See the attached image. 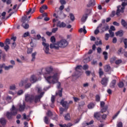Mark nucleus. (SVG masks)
<instances>
[{"label": "nucleus", "instance_id": "47", "mask_svg": "<svg viewBox=\"0 0 127 127\" xmlns=\"http://www.w3.org/2000/svg\"><path fill=\"white\" fill-rule=\"evenodd\" d=\"M116 59H117V58H116V57H112L111 59H110V63L111 64L114 63V62H115V61H116Z\"/></svg>", "mask_w": 127, "mask_h": 127}, {"label": "nucleus", "instance_id": "55", "mask_svg": "<svg viewBox=\"0 0 127 127\" xmlns=\"http://www.w3.org/2000/svg\"><path fill=\"white\" fill-rule=\"evenodd\" d=\"M52 116V112L51 111H48L47 113V117H51Z\"/></svg>", "mask_w": 127, "mask_h": 127}, {"label": "nucleus", "instance_id": "60", "mask_svg": "<svg viewBox=\"0 0 127 127\" xmlns=\"http://www.w3.org/2000/svg\"><path fill=\"white\" fill-rule=\"evenodd\" d=\"M97 50V53H99V54L102 52V49L100 47H98Z\"/></svg>", "mask_w": 127, "mask_h": 127}, {"label": "nucleus", "instance_id": "58", "mask_svg": "<svg viewBox=\"0 0 127 127\" xmlns=\"http://www.w3.org/2000/svg\"><path fill=\"white\" fill-rule=\"evenodd\" d=\"M60 2L63 5V4H66V1L65 0H60Z\"/></svg>", "mask_w": 127, "mask_h": 127}, {"label": "nucleus", "instance_id": "4", "mask_svg": "<svg viewBox=\"0 0 127 127\" xmlns=\"http://www.w3.org/2000/svg\"><path fill=\"white\" fill-rule=\"evenodd\" d=\"M28 81H29V79L28 78H26L23 80H21L19 83V87H23L25 85V88L26 89H29L30 87H31V83H28Z\"/></svg>", "mask_w": 127, "mask_h": 127}, {"label": "nucleus", "instance_id": "63", "mask_svg": "<svg viewBox=\"0 0 127 127\" xmlns=\"http://www.w3.org/2000/svg\"><path fill=\"white\" fill-rule=\"evenodd\" d=\"M117 127H123V123L122 122H119L117 124Z\"/></svg>", "mask_w": 127, "mask_h": 127}, {"label": "nucleus", "instance_id": "50", "mask_svg": "<svg viewBox=\"0 0 127 127\" xmlns=\"http://www.w3.org/2000/svg\"><path fill=\"white\" fill-rule=\"evenodd\" d=\"M109 37H110V34H109L108 33H107L105 34V40H109Z\"/></svg>", "mask_w": 127, "mask_h": 127}, {"label": "nucleus", "instance_id": "36", "mask_svg": "<svg viewBox=\"0 0 127 127\" xmlns=\"http://www.w3.org/2000/svg\"><path fill=\"white\" fill-rule=\"evenodd\" d=\"M69 16H70V20L72 21H74V20H75V16H74V15L72 13H70Z\"/></svg>", "mask_w": 127, "mask_h": 127}, {"label": "nucleus", "instance_id": "62", "mask_svg": "<svg viewBox=\"0 0 127 127\" xmlns=\"http://www.w3.org/2000/svg\"><path fill=\"white\" fill-rule=\"evenodd\" d=\"M100 95H96V102H99L100 101Z\"/></svg>", "mask_w": 127, "mask_h": 127}, {"label": "nucleus", "instance_id": "11", "mask_svg": "<svg viewBox=\"0 0 127 127\" xmlns=\"http://www.w3.org/2000/svg\"><path fill=\"white\" fill-rule=\"evenodd\" d=\"M60 104L65 109H68V107H69V103L67 101H64V99L61 100Z\"/></svg>", "mask_w": 127, "mask_h": 127}, {"label": "nucleus", "instance_id": "20", "mask_svg": "<svg viewBox=\"0 0 127 127\" xmlns=\"http://www.w3.org/2000/svg\"><path fill=\"white\" fill-rule=\"evenodd\" d=\"M105 72L108 73V72H111V66L109 65H106L104 68Z\"/></svg>", "mask_w": 127, "mask_h": 127}, {"label": "nucleus", "instance_id": "26", "mask_svg": "<svg viewBox=\"0 0 127 127\" xmlns=\"http://www.w3.org/2000/svg\"><path fill=\"white\" fill-rule=\"evenodd\" d=\"M88 16H89V14L87 13L85 15H84L81 18V21L85 22V21L87 20V18H88Z\"/></svg>", "mask_w": 127, "mask_h": 127}, {"label": "nucleus", "instance_id": "52", "mask_svg": "<svg viewBox=\"0 0 127 127\" xmlns=\"http://www.w3.org/2000/svg\"><path fill=\"white\" fill-rule=\"evenodd\" d=\"M51 102L53 104H54V102H55V96L53 95L51 97Z\"/></svg>", "mask_w": 127, "mask_h": 127}, {"label": "nucleus", "instance_id": "10", "mask_svg": "<svg viewBox=\"0 0 127 127\" xmlns=\"http://www.w3.org/2000/svg\"><path fill=\"white\" fill-rule=\"evenodd\" d=\"M26 21V18H25V17H22V26L25 29H27L29 27V25L27 23H25V22Z\"/></svg>", "mask_w": 127, "mask_h": 127}, {"label": "nucleus", "instance_id": "27", "mask_svg": "<svg viewBox=\"0 0 127 127\" xmlns=\"http://www.w3.org/2000/svg\"><path fill=\"white\" fill-rule=\"evenodd\" d=\"M44 123H46V125H48V124L50 123V120H49V117L48 116L45 117Z\"/></svg>", "mask_w": 127, "mask_h": 127}, {"label": "nucleus", "instance_id": "42", "mask_svg": "<svg viewBox=\"0 0 127 127\" xmlns=\"http://www.w3.org/2000/svg\"><path fill=\"white\" fill-rule=\"evenodd\" d=\"M52 120H54L55 121H58V115L55 114L54 115L53 117H52Z\"/></svg>", "mask_w": 127, "mask_h": 127}, {"label": "nucleus", "instance_id": "48", "mask_svg": "<svg viewBox=\"0 0 127 127\" xmlns=\"http://www.w3.org/2000/svg\"><path fill=\"white\" fill-rule=\"evenodd\" d=\"M4 49L5 50V51L7 52L8 49H9V46L8 45H5V46H4Z\"/></svg>", "mask_w": 127, "mask_h": 127}, {"label": "nucleus", "instance_id": "43", "mask_svg": "<svg viewBox=\"0 0 127 127\" xmlns=\"http://www.w3.org/2000/svg\"><path fill=\"white\" fill-rule=\"evenodd\" d=\"M124 82H119L118 87L119 88H124Z\"/></svg>", "mask_w": 127, "mask_h": 127}, {"label": "nucleus", "instance_id": "61", "mask_svg": "<svg viewBox=\"0 0 127 127\" xmlns=\"http://www.w3.org/2000/svg\"><path fill=\"white\" fill-rule=\"evenodd\" d=\"M117 41L118 40L117 39V38L116 37H114L112 41L113 43H117Z\"/></svg>", "mask_w": 127, "mask_h": 127}, {"label": "nucleus", "instance_id": "35", "mask_svg": "<svg viewBox=\"0 0 127 127\" xmlns=\"http://www.w3.org/2000/svg\"><path fill=\"white\" fill-rule=\"evenodd\" d=\"M4 44L5 45H9V44H10V39H6L4 42Z\"/></svg>", "mask_w": 127, "mask_h": 127}, {"label": "nucleus", "instance_id": "6", "mask_svg": "<svg viewBox=\"0 0 127 127\" xmlns=\"http://www.w3.org/2000/svg\"><path fill=\"white\" fill-rule=\"evenodd\" d=\"M68 41H67V40L65 39H62L60 41L57 42V45L59 46V48H65L68 46Z\"/></svg>", "mask_w": 127, "mask_h": 127}, {"label": "nucleus", "instance_id": "9", "mask_svg": "<svg viewBox=\"0 0 127 127\" xmlns=\"http://www.w3.org/2000/svg\"><path fill=\"white\" fill-rule=\"evenodd\" d=\"M101 83V84L104 86V87H107L108 83H109V77H107L106 76H105L102 78Z\"/></svg>", "mask_w": 127, "mask_h": 127}, {"label": "nucleus", "instance_id": "28", "mask_svg": "<svg viewBox=\"0 0 127 127\" xmlns=\"http://www.w3.org/2000/svg\"><path fill=\"white\" fill-rule=\"evenodd\" d=\"M36 54H37V53L36 52H35L34 53L32 54V60L31 61L32 62L35 61V56H36Z\"/></svg>", "mask_w": 127, "mask_h": 127}, {"label": "nucleus", "instance_id": "13", "mask_svg": "<svg viewBox=\"0 0 127 127\" xmlns=\"http://www.w3.org/2000/svg\"><path fill=\"white\" fill-rule=\"evenodd\" d=\"M37 81V77L34 75H32L31 76L30 78V81L32 84H34V83H36V82Z\"/></svg>", "mask_w": 127, "mask_h": 127}, {"label": "nucleus", "instance_id": "57", "mask_svg": "<svg viewBox=\"0 0 127 127\" xmlns=\"http://www.w3.org/2000/svg\"><path fill=\"white\" fill-rule=\"evenodd\" d=\"M27 36H29V32H25L23 36L24 37H27Z\"/></svg>", "mask_w": 127, "mask_h": 127}, {"label": "nucleus", "instance_id": "31", "mask_svg": "<svg viewBox=\"0 0 127 127\" xmlns=\"http://www.w3.org/2000/svg\"><path fill=\"white\" fill-rule=\"evenodd\" d=\"M64 120H65V121H70V120H71L70 114L67 113L65 116H64Z\"/></svg>", "mask_w": 127, "mask_h": 127}, {"label": "nucleus", "instance_id": "30", "mask_svg": "<svg viewBox=\"0 0 127 127\" xmlns=\"http://www.w3.org/2000/svg\"><path fill=\"white\" fill-rule=\"evenodd\" d=\"M90 61H91V60L90 59V57L89 56H87L86 58L83 60V63H84L85 64L88 63V62H90Z\"/></svg>", "mask_w": 127, "mask_h": 127}, {"label": "nucleus", "instance_id": "5", "mask_svg": "<svg viewBox=\"0 0 127 127\" xmlns=\"http://www.w3.org/2000/svg\"><path fill=\"white\" fill-rule=\"evenodd\" d=\"M122 7L121 5H119L117 7V10L116 11V15L117 16H120V13L121 12V13H124V11L125 10V6L126 5H127V3L123 2L122 4Z\"/></svg>", "mask_w": 127, "mask_h": 127}, {"label": "nucleus", "instance_id": "17", "mask_svg": "<svg viewBox=\"0 0 127 127\" xmlns=\"http://www.w3.org/2000/svg\"><path fill=\"white\" fill-rule=\"evenodd\" d=\"M25 109V103L23 102V104L19 105V112H23Z\"/></svg>", "mask_w": 127, "mask_h": 127}, {"label": "nucleus", "instance_id": "15", "mask_svg": "<svg viewBox=\"0 0 127 127\" xmlns=\"http://www.w3.org/2000/svg\"><path fill=\"white\" fill-rule=\"evenodd\" d=\"M116 84H117V80L116 79L112 80L110 83V88L114 89L116 87Z\"/></svg>", "mask_w": 127, "mask_h": 127}, {"label": "nucleus", "instance_id": "41", "mask_svg": "<svg viewBox=\"0 0 127 127\" xmlns=\"http://www.w3.org/2000/svg\"><path fill=\"white\" fill-rule=\"evenodd\" d=\"M108 110V106H105L101 110V113H106L107 112V110Z\"/></svg>", "mask_w": 127, "mask_h": 127}, {"label": "nucleus", "instance_id": "40", "mask_svg": "<svg viewBox=\"0 0 127 127\" xmlns=\"http://www.w3.org/2000/svg\"><path fill=\"white\" fill-rule=\"evenodd\" d=\"M56 41V39L55 38V37L54 36H53L51 37V42L52 43H54Z\"/></svg>", "mask_w": 127, "mask_h": 127}, {"label": "nucleus", "instance_id": "3", "mask_svg": "<svg viewBox=\"0 0 127 127\" xmlns=\"http://www.w3.org/2000/svg\"><path fill=\"white\" fill-rule=\"evenodd\" d=\"M10 112H7L6 113V117L8 120H12V118L14 116H16L17 114V112L16 111V108L13 105L11 109H10Z\"/></svg>", "mask_w": 127, "mask_h": 127}, {"label": "nucleus", "instance_id": "33", "mask_svg": "<svg viewBox=\"0 0 127 127\" xmlns=\"http://www.w3.org/2000/svg\"><path fill=\"white\" fill-rule=\"evenodd\" d=\"M99 75L100 77H101V76H103V75H104V71H103V69H102V68H99Z\"/></svg>", "mask_w": 127, "mask_h": 127}, {"label": "nucleus", "instance_id": "64", "mask_svg": "<svg viewBox=\"0 0 127 127\" xmlns=\"http://www.w3.org/2000/svg\"><path fill=\"white\" fill-rule=\"evenodd\" d=\"M43 9H47L48 8V7L46 5H43L41 7Z\"/></svg>", "mask_w": 127, "mask_h": 127}, {"label": "nucleus", "instance_id": "29", "mask_svg": "<svg viewBox=\"0 0 127 127\" xmlns=\"http://www.w3.org/2000/svg\"><path fill=\"white\" fill-rule=\"evenodd\" d=\"M0 123L2 126H4L6 124V121L4 118H1L0 119Z\"/></svg>", "mask_w": 127, "mask_h": 127}, {"label": "nucleus", "instance_id": "2", "mask_svg": "<svg viewBox=\"0 0 127 127\" xmlns=\"http://www.w3.org/2000/svg\"><path fill=\"white\" fill-rule=\"evenodd\" d=\"M38 90V93L40 94L39 95H30L29 94H26L25 96V100L26 102H30V103H38V102H40V99H41L42 97H43V95H44V92H42V89L40 87L37 88Z\"/></svg>", "mask_w": 127, "mask_h": 127}, {"label": "nucleus", "instance_id": "59", "mask_svg": "<svg viewBox=\"0 0 127 127\" xmlns=\"http://www.w3.org/2000/svg\"><path fill=\"white\" fill-rule=\"evenodd\" d=\"M113 24L115 25V26H120V23H118V22H117V21L113 22Z\"/></svg>", "mask_w": 127, "mask_h": 127}, {"label": "nucleus", "instance_id": "39", "mask_svg": "<svg viewBox=\"0 0 127 127\" xmlns=\"http://www.w3.org/2000/svg\"><path fill=\"white\" fill-rule=\"evenodd\" d=\"M103 54L104 56L105 60H107L108 59V53L107 52H104Z\"/></svg>", "mask_w": 127, "mask_h": 127}, {"label": "nucleus", "instance_id": "18", "mask_svg": "<svg viewBox=\"0 0 127 127\" xmlns=\"http://www.w3.org/2000/svg\"><path fill=\"white\" fill-rule=\"evenodd\" d=\"M60 13L61 14L59 16V18L60 19H64V18H66V17H67V15L64 13L63 11H61Z\"/></svg>", "mask_w": 127, "mask_h": 127}, {"label": "nucleus", "instance_id": "38", "mask_svg": "<svg viewBox=\"0 0 127 127\" xmlns=\"http://www.w3.org/2000/svg\"><path fill=\"white\" fill-rule=\"evenodd\" d=\"M32 51H33V49L32 48H28L27 54H31V53H32Z\"/></svg>", "mask_w": 127, "mask_h": 127}, {"label": "nucleus", "instance_id": "21", "mask_svg": "<svg viewBox=\"0 0 127 127\" xmlns=\"http://www.w3.org/2000/svg\"><path fill=\"white\" fill-rule=\"evenodd\" d=\"M83 32L84 34L87 33V30H86V26H83V28H81L79 30V32H80V33H82Z\"/></svg>", "mask_w": 127, "mask_h": 127}, {"label": "nucleus", "instance_id": "53", "mask_svg": "<svg viewBox=\"0 0 127 127\" xmlns=\"http://www.w3.org/2000/svg\"><path fill=\"white\" fill-rule=\"evenodd\" d=\"M16 86L14 84H13L10 86L9 89L10 90H15Z\"/></svg>", "mask_w": 127, "mask_h": 127}, {"label": "nucleus", "instance_id": "12", "mask_svg": "<svg viewBox=\"0 0 127 127\" xmlns=\"http://www.w3.org/2000/svg\"><path fill=\"white\" fill-rule=\"evenodd\" d=\"M57 26L60 27V28H64L66 27V23H64V22H61V21H59L57 24Z\"/></svg>", "mask_w": 127, "mask_h": 127}, {"label": "nucleus", "instance_id": "54", "mask_svg": "<svg viewBox=\"0 0 127 127\" xmlns=\"http://www.w3.org/2000/svg\"><path fill=\"white\" fill-rule=\"evenodd\" d=\"M98 62L96 60H93L92 62H91L92 65H97Z\"/></svg>", "mask_w": 127, "mask_h": 127}, {"label": "nucleus", "instance_id": "23", "mask_svg": "<svg viewBox=\"0 0 127 127\" xmlns=\"http://www.w3.org/2000/svg\"><path fill=\"white\" fill-rule=\"evenodd\" d=\"M121 24L123 27H126V29H127V23L124 19L121 20Z\"/></svg>", "mask_w": 127, "mask_h": 127}, {"label": "nucleus", "instance_id": "51", "mask_svg": "<svg viewBox=\"0 0 127 127\" xmlns=\"http://www.w3.org/2000/svg\"><path fill=\"white\" fill-rule=\"evenodd\" d=\"M73 99L75 103H77V102H79V101H80V98L78 97H73Z\"/></svg>", "mask_w": 127, "mask_h": 127}, {"label": "nucleus", "instance_id": "24", "mask_svg": "<svg viewBox=\"0 0 127 127\" xmlns=\"http://www.w3.org/2000/svg\"><path fill=\"white\" fill-rule=\"evenodd\" d=\"M123 32V30L118 31V32L115 33V34L116 36H120V37H122V36L124 35V33Z\"/></svg>", "mask_w": 127, "mask_h": 127}, {"label": "nucleus", "instance_id": "1", "mask_svg": "<svg viewBox=\"0 0 127 127\" xmlns=\"http://www.w3.org/2000/svg\"><path fill=\"white\" fill-rule=\"evenodd\" d=\"M45 70L47 74H49V76H47L46 75V73L43 72L42 70L41 72H39L40 75H43L44 78L49 84H56L59 80V75H60L61 71H57L54 73L52 67H47Z\"/></svg>", "mask_w": 127, "mask_h": 127}, {"label": "nucleus", "instance_id": "45", "mask_svg": "<svg viewBox=\"0 0 127 127\" xmlns=\"http://www.w3.org/2000/svg\"><path fill=\"white\" fill-rule=\"evenodd\" d=\"M123 42L125 44V48L127 49V39H124L123 40Z\"/></svg>", "mask_w": 127, "mask_h": 127}, {"label": "nucleus", "instance_id": "32", "mask_svg": "<svg viewBox=\"0 0 127 127\" xmlns=\"http://www.w3.org/2000/svg\"><path fill=\"white\" fill-rule=\"evenodd\" d=\"M13 68V65H8V66H4V70H6V71L9 70V69H12Z\"/></svg>", "mask_w": 127, "mask_h": 127}, {"label": "nucleus", "instance_id": "25", "mask_svg": "<svg viewBox=\"0 0 127 127\" xmlns=\"http://www.w3.org/2000/svg\"><path fill=\"white\" fill-rule=\"evenodd\" d=\"M63 91V88H61V90H59L58 91L56 92V96H59L60 97H62V92Z\"/></svg>", "mask_w": 127, "mask_h": 127}, {"label": "nucleus", "instance_id": "49", "mask_svg": "<svg viewBox=\"0 0 127 127\" xmlns=\"http://www.w3.org/2000/svg\"><path fill=\"white\" fill-rule=\"evenodd\" d=\"M83 70H88L89 69V65L88 64H84L83 66Z\"/></svg>", "mask_w": 127, "mask_h": 127}, {"label": "nucleus", "instance_id": "22", "mask_svg": "<svg viewBox=\"0 0 127 127\" xmlns=\"http://www.w3.org/2000/svg\"><path fill=\"white\" fill-rule=\"evenodd\" d=\"M94 117L95 119H97V120H100V118H101V114L100 112H96L94 113Z\"/></svg>", "mask_w": 127, "mask_h": 127}, {"label": "nucleus", "instance_id": "14", "mask_svg": "<svg viewBox=\"0 0 127 127\" xmlns=\"http://www.w3.org/2000/svg\"><path fill=\"white\" fill-rule=\"evenodd\" d=\"M82 68V65H77L75 68V76H77L78 74V76L79 75H81V72L78 71V70H80Z\"/></svg>", "mask_w": 127, "mask_h": 127}, {"label": "nucleus", "instance_id": "19", "mask_svg": "<svg viewBox=\"0 0 127 127\" xmlns=\"http://www.w3.org/2000/svg\"><path fill=\"white\" fill-rule=\"evenodd\" d=\"M95 5V0H90L88 4L87 5V7H91Z\"/></svg>", "mask_w": 127, "mask_h": 127}, {"label": "nucleus", "instance_id": "34", "mask_svg": "<svg viewBox=\"0 0 127 127\" xmlns=\"http://www.w3.org/2000/svg\"><path fill=\"white\" fill-rule=\"evenodd\" d=\"M95 107V104L93 103H90L88 105V109H93Z\"/></svg>", "mask_w": 127, "mask_h": 127}, {"label": "nucleus", "instance_id": "56", "mask_svg": "<svg viewBox=\"0 0 127 127\" xmlns=\"http://www.w3.org/2000/svg\"><path fill=\"white\" fill-rule=\"evenodd\" d=\"M58 30V28H53L52 30V33H55V32H56V31H57Z\"/></svg>", "mask_w": 127, "mask_h": 127}, {"label": "nucleus", "instance_id": "46", "mask_svg": "<svg viewBox=\"0 0 127 127\" xmlns=\"http://www.w3.org/2000/svg\"><path fill=\"white\" fill-rule=\"evenodd\" d=\"M122 62H123V61H122V60H118L116 61L115 64H116V65H120V64H121Z\"/></svg>", "mask_w": 127, "mask_h": 127}, {"label": "nucleus", "instance_id": "8", "mask_svg": "<svg viewBox=\"0 0 127 127\" xmlns=\"http://www.w3.org/2000/svg\"><path fill=\"white\" fill-rule=\"evenodd\" d=\"M42 45L44 46L43 50L46 54H50L49 52V44L42 42Z\"/></svg>", "mask_w": 127, "mask_h": 127}, {"label": "nucleus", "instance_id": "7", "mask_svg": "<svg viewBox=\"0 0 127 127\" xmlns=\"http://www.w3.org/2000/svg\"><path fill=\"white\" fill-rule=\"evenodd\" d=\"M98 27H99L100 28V30L102 33L106 31H108V30H109V29H110V26H109V25H108V24H103L102 23H100L98 25Z\"/></svg>", "mask_w": 127, "mask_h": 127}, {"label": "nucleus", "instance_id": "16", "mask_svg": "<svg viewBox=\"0 0 127 127\" xmlns=\"http://www.w3.org/2000/svg\"><path fill=\"white\" fill-rule=\"evenodd\" d=\"M50 48H51V49H53V48L57 50L59 49L58 45H57V43L51 44L50 45Z\"/></svg>", "mask_w": 127, "mask_h": 127}, {"label": "nucleus", "instance_id": "37", "mask_svg": "<svg viewBox=\"0 0 127 127\" xmlns=\"http://www.w3.org/2000/svg\"><path fill=\"white\" fill-rule=\"evenodd\" d=\"M109 32L110 33V37H114V36H115V33H114L113 31L109 30Z\"/></svg>", "mask_w": 127, "mask_h": 127}, {"label": "nucleus", "instance_id": "44", "mask_svg": "<svg viewBox=\"0 0 127 127\" xmlns=\"http://www.w3.org/2000/svg\"><path fill=\"white\" fill-rule=\"evenodd\" d=\"M100 29V27H99V26L97 27V29L94 31V34L97 35V34H99V32H100V30H99V29Z\"/></svg>", "mask_w": 127, "mask_h": 127}]
</instances>
